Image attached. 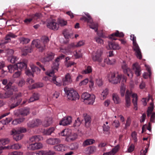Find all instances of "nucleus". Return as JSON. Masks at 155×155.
Here are the masks:
<instances>
[{"mask_svg": "<svg viewBox=\"0 0 155 155\" xmlns=\"http://www.w3.org/2000/svg\"><path fill=\"white\" fill-rule=\"evenodd\" d=\"M52 119L51 117H47L45 119L43 123V126L45 127H48L52 124Z\"/></svg>", "mask_w": 155, "mask_h": 155, "instance_id": "28", "label": "nucleus"}, {"mask_svg": "<svg viewBox=\"0 0 155 155\" xmlns=\"http://www.w3.org/2000/svg\"><path fill=\"white\" fill-rule=\"evenodd\" d=\"M32 44L36 48L39 49L40 51H42L44 49L42 48V45L41 43L40 44L39 42L37 41L34 40L33 41Z\"/></svg>", "mask_w": 155, "mask_h": 155, "instance_id": "35", "label": "nucleus"}, {"mask_svg": "<svg viewBox=\"0 0 155 155\" xmlns=\"http://www.w3.org/2000/svg\"><path fill=\"white\" fill-rule=\"evenodd\" d=\"M42 17V15L40 13H36L35 14L32 15L33 19L36 20Z\"/></svg>", "mask_w": 155, "mask_h": 155, "instance_id": "56", "label": "nucleus"}, {"mask_svg": "<svg viewBox=\"0 0 155 155\" xmlns=\"http://www.w3.org/2000/svg\"><path fill=\"white\" fill-rule=\"evenodd\" d=\"M41 123V120L38 119L33 120L27 124L28 126L30 128H33L38 126Z\"/></svg>", "mask_w": 155, "mask_h": 155, "instance_id": "11", "label": "nucleus"}, {"mask_svg": "<svg viewBox=\"0 0 155 155\" xmlns=\"http://www.w3.org/2000/svg\"><path fill=\"white\" fill-rule=\"evenodd\" d=\"M121 79H123L122 81L123 83L126 82V79L124 76H122L117 72L113 73L110 74L108 80L110 82L116 84L120 83V80Z\"/></svg>", "mask_w": 155, "mask_h": 155, "instance_id": "2", "label": "nucleus"}, {"mask_svg": "<svg viewBox=\"0 0 155 155\" xmlns=\"http://www.w3.org/2000/svg\"><path fill=\"white\" fill-rule=\"evenodd\" d=\"M21 74V71H17L15 72L13 75L12 77L14 78H18L19 77Z\"/></svg>", "mask_w": 155, "mask_h": 155, "instance_id": "63", "label": "nucleus"}, {"mask_svg": "<svg viewBox=\"0 0 155 155\" xmlns=\"http://www.w3.org/2000/svg\"><path fill=\"white\" fill-rule=\"evenodd\" d=\"M124 34L122 32H119L118 31H117L115 33L111 34L110 36L109 37V38L112 40H116V38H114V36L122 37H124Z\"/></svg>", "mask_w": 155, "mask_h": 155, "instance_id": "26", "label": "nucleus"}, {"mask_svg": "<svg viewBox=\"0 0 155 155\" xmlns=\"http://www.w3.org/2000/svg\"><path fill=\"white\" fill-rule=\"evenodd\" d=\"M54 54L51 52H48L42 61L43 62H49L51 61L54 57Z\"/></svg>", "mask_w": 155, "mask_h": 155, "instance_id": "17", "label": "nucleus"}, {"mask_svg": "<svg viewBox=\"0 0 155 155\" xmlns=\"http://www.w3.org/2000/svg\"><path fill=\"white\" fill-rule=\"evenodd\" d=\"M30 67L33 73L35 72L38 74L40 72V69L36 67L33 64L31 63Z\"/></svg>", "mask_w": 155, "mask_h": 155, "instance_id": "36", "label": "nucleus"}, {"mask_svg": "<svg viewBox=\"0 0 155 155\" xmlns=\"http://www.w3.org/2000/svg\"><path fill=\"white\" fill-rule=\"evenodd\" d=\"M125 89V86L124 84L121 85L120 88V92L122 96L124 95Z\"/></svg>", "mask_w": 155, "mask_h": 155, "instance_id": "60", "label": "nucleus"}, {"mask_svg": "<svg viewBox=\"0 0 155 155\" xmlns=\"http://www.w3.org/2000/svg\"><path fill=\"white\" fill-rule=\"evenodd\" d=\"M95 140L92 139H88L85 140L83 143V146L85 147L89 145L92 144Z\"/></svg>", "mask_w": 155, "mask_h": 155, "instance_id": "44", "label": "nucleus"}, {"mask_svg": "<svg viewBox=\"0 0 155 155\" xmlns=\"http://www.w3.org/2000/svg\"><path fill=\"white\" fill-rule=\"evenodd\" d=\"M95 96L94 95H92L91 97L86 101L85 103L87 104L92 105L93 104L95 101Z\"/></svg>", "mask_w": 155, "mask_h": 155, "instance_id": "33", "label": "nucleus"}, {"mask_svg": "<svg viewBox=\"0 0 155 155\" xmlns=\"http://www.w3.org/2000/svg\"><path fill=\"white\" fill-rule=\"evenodd\" d=\"M8 147L7 149H19L21 147V145L18 143H16L10 146H6Z\"/></svg>", "mask_w": 155, "mask_h": 155, "instance_id": "41", "label": "nucleus"}, {"mask_svg": "<svg viewBox=\"0 0 155 155\" xmlns=\"http://www.w3.org/2000/svg\"><path fill=\"white\" fill-rule=\"evenodd\" d=\"M19 132L15 129H13L10 131V135H13L14 139L16 141L21 140L24 136L23 134L19 133Z\"/></svg>", "mask_w": 155, "mask_h": 155, "instance_id": "7", "label": "nucleus"}, {"mask_svg": "<svg viewBox=\"0 0 155 155\" xmlns=\"http://www.w3.org/2000/svg\"><path fill=\"white\" fill-rule=\"evenodd\" d=\"M132 96L133 99V103L134 106V109L137 110V94L133 93L131 91L127 90L125 94V101L126 105L127 107H129L130 105V97Z\"/></svg>", "mask_w": 155, "mask_h": 155, "instance_id": "1", "label": "nucleus"}, {"mask_svg": "<svg viewBox=\"0 0 155 155\" xmlns=\"http://www.w3.org/2000/svg\"><path fill=\"white\" fill-rule=\"evenodd\" d=\"M103 49L100 48L94 51L92 55V59L94 61L101 62L102 60V55L103 52Z\"/></svg>", "mask_w": 155, "mask_h": 155, "instance_id": "5", "label": "nucleus"}, {"mask_svg": "<svg viewBox=\"0 0 155 155\" xmlns=\"http://www.w3.org/2000/svg\"><path fill=\"white\" fill-rule=\"evenodd\" d=\"M8 69L9 72L12 73L15 70H18L16 64L10 65L8 66Z\"/></svg>", "mask_w": 155, "mask_h": 155, "instance_id": "43", "label": "nucleus"}, {"mask_svg": "<svg viewBox=\"0 0 155 155\" xmlns=\"http://www.w3.org/2000/svg\"><path fill=\"white\" fill-rule=\"evenodd\" d=\"M60 142V140L57 138H50L46 140L47 143L50 145H54L59 143Z\"/></svg>", "mask_w": 155, "mask_h": 155, "instance_id": "24", "label": "nucleus"}, {"mask_svg": "<svg viewBox=\"0 0 155 155\" xmlns=\"http://www.w3.org/2000/svg\"><path fill=\"white\" fill-rule=\"evenodd\" d=\"M122 68L123 70L124 73L127 74V76L130 78L132 77L133 76V73H132L130 70L129 68L125 61H123L122 64Z\"/></svg>", "mask_w": 155, "mask_h": 155, "instance_id": "12", "label": "nucleus"}, {"mask_svg": "<svg viewBox=\"0 0 155 155\" xmlns=\"http://www.w3.org/2000/svg\"><path fill=\"white\" fill-rule=\"evenodd\" d=\"M75 47H76V45H75L74 43H72L68 45V49H66L64 50L63 49H61L60 51L63 53H66L69 51V50L70 49Z\"/></svg>", "mask_w": 155, "mask_h": 155, "instance_id": "40", "label": "nucleus"}, {"mask_svg": "<svg viewBox=\"0 0 155 155\" xmlns=\"http://www.w3.org/2000/svg\"><path fill=\"white\" fill-rule=\"evenodd\" d=\"M43 147L42 144L41 143H35L30 144L29 147L32 150L39 149Z\"/></svg>", "mask_w": 155, "mask_h": 155, "instance_id": "22", "label": "nucleus"}, {"mask_svg": "<svg viewBox=\"0 0 155 155\" xmlns=\"http://www.w3.org/2000/svg\"><path fill=\"white\" fill-rule=\"evenodd\" d=\"M71 130L69 129H65L63 130L60 134L61 135L66 137V140L68 139L70 134H71Z\"/></svg>", "mask_w": 155, "mask_h": 155, "instance_id": "27", "label": "nucleus"}, {"mask_svg": "<svg viewBox=\"0 0 155 155\" xmlns=\"http://www.w3.org/2000/svg\"><path fill=\"white\" fill-rule=\"evenodd\" d=\"M46 74L47 75L51 77L50 79H51V81L56 84L57 86H60L61 84L57 81L56 80V77L54 76V72L53 71H48L46 72Z\"/></svg>", "mask_w": 155, "mask_h": 155, "instance_id": "10", "label": "nucleus"}, {"mask_svg": "<svg viewBox=\"0 0 155 155\" xmlns=\"http://www.w3.org/2000/svg\"><path fill=\"white\" fill-rule=\"evenodd\" d=\"M145 67L147 69V70L149 74L148 73L145 72L143 74V76L145 79L147 78L148 77H150L151 75V72L150 71V67L148 65H145Z\"/></svg>", "mask_w": 155, "mask_h": 155, "instance_id": "39", "label": "nucleus"}, {"mask_svg": "<svg viewBox=\"0 0 155 155\" xmlns=\"http://www.w3.org/2000/svg\"><path fill=\"white\" fill-rule=\"evenodd\" d=\"M8 60L11 63H14L17 61V58L16 57L11 56L10 57L8 58Z\"/></svg>", "mask_w": 155, "mask_h": 155, "instance_id": "62", "label": "nucleus"}, {"mask_svg": "<svg viewBox=\"0 0 155 155\" xmlns=\"http://www.w3.org/2000/svg\"><path fill=\"white\" fill-rule=\"evenodd\" d=\"M54 130V127H51L45 131L44 134L46 135H50Z\"/></svg>", "mask_w": 155, "mask_h": 155, "instance_id": "57", "label": "nucleus"}, {"mask_svg": "<svg viewBox=\"0 0 155 155\" xmlns=\"http://www.w3.org/2000/svg\"><path fill=\"white\" fill-rule=\"evenodd\" d=\"M91 25H89V27L94 30L95 32H97L98 30V25L97 23H95L92 22L91 24H90Z\"/></svg>", "mask_w": 155, "mask_h": 155, "instance_id": "51", "label": "nucleus"}, {"mask_svg": "<svg viewBox=\"0 0 155 155\" xmlns=\"http://www.w3.org/2000/svg\"><path fill=\"white\" fill-rule=\"evenodd\" d=\"M30 113V110L28 108L25 107L21 109L20 111V114L23 116H25Z\"/></svg>", "mask_w": 155, "mask_h": 155, "instance_id": "32", "label": "nucleus"}, {"mask_svg": "<svg viewBox=\"0 0 155 155\" xmlns=\"http://www.w3.org/2000/svg\"><path fill=\"white\" fill-rule=\"evenodd\" d=\"M63 85L64 86L68 85L72 82L71 76L69 73H67L65 75L64 78L62 79Z\"/></svg>", "mask_w": 155, "mask_h": 155, "instance_id": "15", "label": "nucleus"}, {"mask_svg": "<svg viewBox=\"0 0 155 155\" xmlns=\"http://www.w3.org/2000/svg\"><path fill=\"white\" fill-rule=\"evenodd\" d=\"M49 41V38L46 36H42L41 38V43L42 44V49H45V47L47 45Z\"/></svg>", "mask_w": 155, "mask_h": 155, "instance_id": "20", "label": "nucleus"}, {"mask_svg": "<svg viewBox=\"0 0 155 155\" xmlns=\"http://www.w3.org/2000/svg\"><path fill=\"white\" fill-rule=\"evenodd\" d=\"M32 48L31 46H30L29 47H25L23 50V51H24L25 53L22 54V55H27V53L31 52L32 51Z\"/></svg>", "mask_w": 155, "mask_h": 155, "instance_id": "52", "label": "nucleus"}, {"mask_svg": "<svg viewBox=\"0 0 155 155\" xmlns=\"http://www.w3.org/2000/svg\"><path fill=\"white\" fill-rule=\"evenodd\" d=\"M84 119L82 120V122L84 121V125L85 127L88 128L90 126L91 119V116L86 113L83 114Z\"/></svg>", "mask_w": 155, "mask_h": 155, "instance_id": "8", "label": "nucleus"}, {"mask_svg": "<svg viewBox=\"0 0 155 155\" xmlns=\"http://www.w3.org/2000/svg\"><path fill=\"white\" fill-rule=\"evenodd\" d=\"M154 108L153 103V102L150 103V106L148 107L147 110V115L148 117H150V121L152 123L155 122V113L152 112Z\"/></svg>", "mask_w": 155, "mask_h": 155, "instance_id": "6", "label": "nucleus"}, {"mask_svg": "<svg viewBox=\"0 0 155 155\" xmlns=\"http://www.w3.org/2000/svg\"><path fill=\"white\" fill-rule=\"evenodd\" d=\"M54 149L58 151H63L66 149L65 146L62 144H59L54 147Z\"/></svg>", "mask_w": 155, "mask_h": 155, "instance_id": "31", "label": "nucleus"}, {"mask_svg": "<svg viewBox=\"0 0 155 155\" xmlns=\"http://www.w3.org/2000/svg\"><path fill=\"white\" fill-rule=\"evenodd\" d=\"M9 141L8 139H0V146L8 143Z\"/></svg>", "mask_w": 155, "mask_h": 155, "instance_id": "53", "label": "nucleus"}, {"mask_svg": "<svg viewBox=\"0 0 155 155\" xmlns=\"http://www.w3.org/2000/svg\"><path fill=\"white\" fill-rule=\"evenodd\" d=\"M78 135L76 134L75 133H71V134L69 136L67 140L68 141L71 140L73 141L76 139Z\"/></svg>", "mask_w": 155, "mask_h": 155, "instance_id": "50", "label": "nucleus"}, {"mask_svg": "<svg viewBox=\"0 0 155 155\" xmlns=\"http://www.w3.org/2000/svg\"><path fill=\"white\" fill-rule=\"evenodd\" d=\"M112 97L113 100L115 104H118L120 102V99L117 94H113Z\"/></svg>", "mask_w": 155, "mask_h": 155, "instance_id": "38", "label": "nucleus"}, {"mask_svg": "<svg viewBox=\"0 0 155 155\" xmlns=\"http://www.w3.org/2000/svg\"><path fill=\"white\" fill-rule=\"evenodd\" d=\"M20 40L21 43L23 44H26L28 43L30 41V40L28 38H25L24 37H22L20 38Z\"/></svg>", "mask_w": 155, "mask_h": 155, "instance_id": "59", "label": "nucleus"}, {"mask_svg": "<svg viewBox=\"0 0 155 155\" xmlns=\"http://www.w3.org/2000/svg\"><path fill=\"white\" fill-rule=\"evenodd\" d=\"M109 48L113 50H119L121 48L120 47L117 43L114 42H108Z\"/></svg>", "mask_w": 155, "mask_h": 155, "instance_id": "25", "label": "nucleus"}, {"mask_svg": "<svg viewBox=\"0 0 155 155\" xmlns=\"http://www.w3.org/2000/svg\"><path fill=\"white\" fill-rule=\"evenodd\" d=\"M105 62L108 64L112 65L115 64V60L114 59L108 58L106 59Z\"/></svg>", "mask_w": 155, "mask_h": 155, "instance_id": "55", "label": "nucleus"}, {"mask_svg": "<svg viewBox=\"0 0 155 155\" xmlns=\"http://www.w3.org/2000/svg\"><path fill=\"white\" fill-rule=\"evenodd\" d=\"M43 139V138L41 136L36 135L31 137L30 138V142L35 143L42 140Z\"/></svg>", "mask_w": 155, "mask_h": 155, "instance_id": "23", "label": "nucleus"}, {"mask_svg": "<svg viewBox=\"0 0 155 155\" xmlns=\"http://www.w3.org/2000/svg\"><path fill=\"white\" fill-rule=\"evenodd\" d=\"M119 148V146L117 145L113 148L111 151L104 153L103 155H114L118 151Z\"/></svg>", "mask_w": 155, "mask_h": 155, "instance_id": "21", "label": "nucleus"}, {"mask_svg": "<svg viewBox=\"0 0 155 155\" xmlns=\"http://www.w3.org/2000/svg\"><path fill=\"white\" fill-rule=\"evenodd\" d=\"M94 39L96 42L98 44H100V45H101L103 44L104 41L103 40L99 37H95Z\"/></svg>", "mask_w": 155, "mask_h": 155, "instance_id": "64", "label": "nucleus"}, {"mask_svg": "<svg viewBox=\"0 0 155 155\" xmlns=\"http://www.w3.org/2000/svg\"><path fill=\"white\" fill-rule=\"evenodd\" d=\"M17 69L21 70L26 69L27 67L26 64L23 62H20L16 64Z\"/></svg>", "mask_w": 155, "mask_h": 155, "instance_id": "34", "label": "nucleus"}, {"mask_svg": "<svg viewBox=\"0 0 155 155\" xmlns=\"http://www.w3.org/2000/svg\"><path fill=\"white\" fill-rule=\"evenodd\" d=\"M39 99V96L38 94L36 93H34L28 100V102H33L34 101L38 100Z\"/></svg>", "mask_w": 155, "mask_h": 155, "instance_id": "37", "label": "nucleus"}, {"mask_svg": "<svg viewBox=\"0 0 155 155\" xmlns=\"http://www.w3.org/2000/svg\"><path fill=\"white\" fill-rule=\"evenodd\" d=\"M91 96V95L87 93H84L82 94L81 98L83 100V101L84 103L86 102V101H87Z\"/></svg>", "mask_w": 155, "mask_h": 155, "instance_id": "47", "label": "nucleus"}, {"mask_svg": "<svg viewBox=\"0 0 155 155\" xmlns=\"http://www.w3.org/2000/svg\"><path fill=\"white\" fill-rule=\"evenodd\" d=\"M85 150L86 154L90 155L96 151V147L93 146H90L87 147Z\"/></svg>", "mask_w": 155, "mask_h": 155, "instance_id": "29", "label": "nucleus"}, {"mask_svg": "<svg viewBox=\"0 0 155 155\" xmlns=\"http://www.w3.org/2000/svg\"><path fill=\"white\" fill-rule=\"evenodd\" d=\"M25 118L23 117L15 119L13 121L12 124L14 125H16L18 124H20L23 122Z\"/></svg>", "mask_w": 155, "mask_h": 155, "instance_id": "49", "label": "nucleus"}, {"mask_svg": "<svg viewBox=\"0 0 155 155\" xmlns=\"http://www.w3.org/2000/svg\"><path fill=\"white\" fill-rule=\"evenodd\" d=\"M74 56L75 58H78L81 57L82 56V54L80 51H75L74 54Z\"/></svg>", "mask_w": 155, "mask_h": 155, "instance_id": "61", "label": "nucleus"}, {"mask_svg": "<svg viewBox=\"0 0 155 155\" xmlns=\"http://www.w3.org/2000/svg\"><path fill=\"white\" fill-rule=\"evenodd\" d=\"M22 95L19 93L14 95L11 99V104L9 105L10 109H13L18 106L22 101Z\"/></svg>", "mask_w": 155, "mask_h": 155, "instance_id": "3", "label": "nucleus"}, {"mask_svg": "<svg viewBox=\"0 0 155 155\" xmlns=\"http://www.w3.org/2000/svg\"><path fill=\"white\" fill-rule=\"evenodd\" d=\"M133 69L137 76H138L140 75L141 69L140 67L137 63H136L133 64Z\"/></svg>", "mask_w": 155, "mask_h": 155, "instance_id": "19", "label": "nucleus"}, {"mask_svg": "<svg viewBox=\"0 0 155 155\" xmlns=\"http://www.w3.org/2000/svg\"><path fill=\"white\" fill-rule=\"evenodd\" d=\"M13 92L12 89H10L7 91L4 94L3 97L4 98H8L10 97L13 94Z\"/></svg>", "mask_w": 155, "mask_h": 155, "instance_id": "45", "label": "nucleus"}, {"mask_svg": "<svg viewBox=\"0 0 155 155\" xmlns=\"http://www.w3.org/2000/svg\"><path fill=\"white\" fill-rule=\"evenodd\" d=\"M72 121V118L71 117H65L60 121L59 124L63 126L68 125L70 124Z\"/></svg>", "mask_w": 155, "mask_h": 155, "instance_id": "13", "label": "nucleus"}, {"mask_svg": "<svg viewBox=\"0 0 155 155\" xmlns=\"http://www.w3.org/2000/svg\"><path fill=\"white\" fill-rule=\"evenodd\" d=\"M53 153L48 151L40 150L36 153V155H46L52 154Z\"/></svg>", "mask_w": 155, "mask_h": 155, "instance_id": "42", "label": "nucleus"}, {"mask_svg": "<svg viewBox=\"0 0 155 155\" xmlns=\"http://www.w3.org/2000/svg\"><path fill=\"white\" fill-rule=\"evenodd\" d=\"M81 123V120L79 117H78L75 120L73 126L74 127H78L80 126Z\"/></svg>", "mask_w": 155, "mask_h": 155, "instance_id": "58", "label": "nucleus"}, {"mask_svg": "<svg viewBox=\"0 0 155 155\" xmlns=\"http://www.w3.org/2000/svg\"><path fill=\"white\" fill-rule=\"evenodd\" d=\"M43 84L42 83H38L33 84L31 86H29V88L31 89H35L38 87H43Z\"/></svg>", "mask_w": 155, "mask_h": 155, "instance_id": "48", "label": "nucleus"}, {"mask_svg": "<svg viewBox=\"0 0 155 155\" xmlns=\"http://www.w3.org/2000/svg\"><path fill=\"white\" fill-rule=\"evenodd\" d=\"M108 94V90L105 88L103 90L101 94V98L102 100L104 99Z\"/></svg>", "mask_w": 155, "mask_h": 155, "instance_id": "46", "label": "nucleus"}, {"mask_svg": "<svg viewBox=\"0 0 155 155\" xmlns=\"http://www.w3.org/2000/svg\"><path fill=\"white\" fill-rule=\"evenodd\" d=\"M133 48L137 57L138 58L141 59L142 58L141 52L138 45L137 44L133 45Z\"/></svg>", "mask_w": 155, "mask_h": 155, "instance_id": "16", "label": "nucleus"}, {"mask_svg": "<svg viewBox=\"0 0 155 155\" xmlns=\"http://www.w3.org/2000/svg\"><path fill=\"white\" fill-rule=\"evenodd\" d=\"M47 26L49 28L54 30H57L59 28V24L54 19H52L48 22Z\"/></svg>", "mask_w": 155, "mask_h": 155, "instance_id": "9", "label": "nucleus"}, {"mask_svg": "<svg viewBox=\"0 0 155 155\" xmlns=\"http://www.w3.org/2000/svg\"><path fill=\"white\" fill-rule=\"evenodd\" d=\"M64 58V55L62 54L60 56L58 57L55 59V61L53 64V67L54 71L55 70L57 71L58 70L59 65L58 62L60 60Z\"/></svg>", "mask_w": 155, "mask_h": 155, "instance_id": "18", "label": "nucleus"}, {"mask_svg": "<svg viewBox=\"0 0 155 155\" xmlns=\"http://www.w3.org/2000/svg\"><path fill=\"white\" fill-rule=\"evenodd\" d=\"M92 71V68L90 66H87L85 70L82 71V73L84 74H87L91 73Z\"/></svg>", "mask_w": 155, "mask_h": 155, "instance_id": "54", "label": "nucleus"}, {"mask_svg": "<svg viewBox=\"0 0 155 155\" xmlns=\"http://www.w3.org/2000/svg\"><path fill=\"white\" fill-rule=\"evenodd\" d=\"M17 36L12 33H9L6 36L4 40L2 41V44H5L11 41V38H14L17 37Z\"/></svg>", "mask_w": 155, "mask_h": 155, "instance_id": "14", "label": "nucleus"}, {"mask_svg": "<svg viewBox=\"0 0 155 155\" xmlns=\"http://www.w3.org/2000/svg\"><path fill=\"white\" fill-rule=\"evenodd\" d=\"M64 91L67 95L68 99L71 101H75L78 100L79 96L77 92L73 90H69V88L65 87L64 88Z\"/></svg>", "mask_w": 155, "mask_h": 155, "instance_id": "4", "label": "nucleus"}, {"mask_svg": "<svg viewBox=\"0 0 155 155\" xmlns=\"http://www.w3.org/2000/svg\"><path fill=\"white\" fill-rule=\"evenodd\" d=\"M63 34L66 38H73V35L72 32L68 30H64L63 31Z\"/></svg>", "mask_w": 155, "mask_h": 155, "instance_id": "30", "label": "nucleus"}]
</instances>
